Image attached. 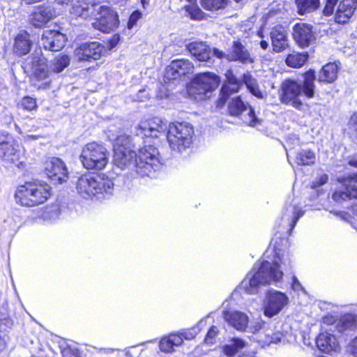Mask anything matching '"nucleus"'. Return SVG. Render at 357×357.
Here are the masks:
<instances>
[{
    "label": "nucleus",
    "mask_w": 357,
    "mask_h": 357,
    "mask_svg": "<svg viewBox=\"0 0 357 357\" xmlns=\"http://www.w3.org/2000/svg\"><path fill=\"white\" fill-rule=\"evenodd\" d=\"M114 163L121 169H129L142 177L155 178L162 169V163L158 150L152 145H146L138 152L130 148L119 149L114 151Z\"/></svg>",
    "instance_id": "f257e3e1"
},
{
    "label": "nucleus",
    "mask_w": 357,
    "mask_h": 357,
    "mask_svg": "<svg viewBox=\"0 0 357 357\" xmlns=\"http://www.w3.org/2000/svg\"><path fill=\"white\" fill-rule=\"evenodd\" d=\"M291 259L288 252L277 253L273 262L263 261L260 264H255L239 288L247 294H256L261 286L275 284L283 278V270L291 265Z\"/></svg>",
    "instance_id": "f03ea898"
},
{
    "label": "nucleus",
    "mask_w": 357,
    "mask_h": 357,
    "mask_svg": "<svg viewBox=\"0 0 357 357\" xmlns=\"http://www.w3.org/2000/svg\"><path fill=\"white\" fill-rule=\"evenodd\" d=\"M303 80L301 82L287 79L282 83L280 98L282 103L301 109L303 104L299 96L301 94L307 98H312L314 96L315 72L310 70L303 74Z\"/></svg>",
    "instance_id": "7ed1b4c3"
},
{
    "label": "nucleus",
    "mask_w": 357,
    "mask_h": 357,
    "mask_svg": "<svg viewBox=\"0 0 357 357\" xmlns=\"http://www.w3.org/2000/svg\"><path fill=\"white\" fill-rule=\"evenodd\" d=\"M76 189L77 193L84 199L102 201L112 195L114 182L107 177L86 174L78 178Z\"/></svg>",
    "instance_id": "20e7f679"
},
{
    "label": "nucleus",
    "mask_w": 357,
    "mask_h": 357,
    "mask_svg": "<svg viewBox=\"0 0 357 357\" xmlns=\"http://www.w3.org/2000/svg\"><path fill=\"white\" fill-rule=\"evenodd\" d=\"M50 186L44 182H26L18 186L15 198L20 205L31 207L45 203L50 197Z\"/></svg>",
    "instance_id": "39448f33"
},
{
    "label": "nucleus",
    "mask_w": 357,
    "mask_h": 357,
    "mask_svg": "<svg viewBox=\"0 0 357 357\" xmlns=\"http://www.w3.org/2000/svg\"><path fill=\"white\" fill-rule=\"evenodd\" d=\"M194 128L186 122L172 123L168 125L167 139L172 151L182 153L189 149L192 143Z\"/></svg>",
    "instance_id": "423d86ee"
},
{
    "label": "nucleus",
    "mask_w": 357,
    "mask_h": 357,
    "mask_svg": "<svg viewBox=\"0 0 357 357\" xmlns=\"http://www.w3.org/2000/svg\"><path fill=\"white\" fill-rule=\"evenodd\" d=\"M80 160L86 169L99 171L107 165L109 153L103 145L93 142L83 147Z\"/></svg>",
    "instance_id": "0eeeda50"
},
{
    "label": "nucleus",
    "mask_w": 357,
    "mask_h": 357,
    "mask_svg": "<svg viewBox=\"0 0 357 357\" xmlns=\"http://www.w3.org/2000/svg\"><path fill=\"white\" fill-rule=\"evenodd\" d=\"M219 82V77L214 73H199L194 77L187 91L192 98L199 101L204 99L208 93L215 90Z\"/></svg>",
    "instance_id": "6e6552de"
},
{
    "label": "nucleus",
    "mask_w": 357,
    "mask_h": 357,
    "mask_svg": "<svg viewBox=\"0 0 357 357\" xmlns=\"http://www.w3.org/2000/svg\"><path fill=\"white\" fill-rule=\"evenodd\" d=\"M228 112L231 116H240L243 122L249 126L261 125V120L256 116L254 109L245 104L240 97H236L229 102Z\"/></svg>",
    "instance_id": "1a4fd4ad"
},
{
    "label": "nucleus",
    "mask_w": 357,
    "mask_h": 357,
    "mask_svg": "<svg viewBox=\"0 0 357 357\" xmlns=\"http://www.w3.org/2000/svg\"><path fill=\"white\" fill-rule=\"evenodd\" d=\"M289 301L286 294L275 289L268 290L262 303L264 314L268 318L278 315L288 305Z\"/></svg>",
    "instance_id": "9d476101"
},
{
    "label": "nucleus",
    "mask_w": 357,
    "mask_h": 357,
    "mask_svg": "<svg viewBox=\"0 0 357 357\" xmlns=\"http://www.w3.org/2000/svg\"><path fill=\"white\" fill-rule=\"evenodd\" d=\"M0 158L8 164H15L18 168L24 167V163L20 160L18 146L11 137L0 136Z\"/></svg>",
    "instance_id": "9b49d317"
},
{
    "label": "nucleus",
    "mask_w": 357,
    "mask_h": 357,
    "mask_svg": "<svg viewBox=\"0 0 357 357\" xmlns=\"http://www.w3.org/2000/svg\"><path fill=\"white\" fill-rule=\"evenodd\" d=\"M99 17L93 23L95 29L109 33L117 28L119 24L118 15L111 8L100 6L98 8Z\"/></svg>",
    "instance_id": "f8f14e48"
},
{
    "label": "nucleus",
    "mask_w": 357,
    "mask_h": 357,
    "mask_svg": "<svg viewBox=\"0 0 357 357\" xmlns=\"http://www.w3.org/2000/svg\"><path fill=\"white\" fill-rule=\"evenodd\" d=\"M137 135L146 137H158V135L168 129L167 121L160 117L142 121L137 126Z\"/></svg>",
    "instance_id": "ddd939ff"
},
{
    "label": "nucleus",
    "mask_w": 357,
    "mask_h": 357,
    "mask_svg": "<svg viewBox=\"0 0 357 357\" xmlns=\"http://www.w3.org/2000/svg\"><path fill=\"white\" fill-rule=\"evenodd\" d=\"M105 52V47L98 42L84 43L74 51V56L79 61L97 60Z\"/></svg>",
    "instance_id": "4468645a"
},
{
    "label": "nucleus",
    "mask_w": 357,
    "mask_h": 357,
    "mask_svg": "<svg viewBox=\"0 0 357 357\" xmlns=\"http://www.w3.org/2000/svg\"><path fill=\"white\" fill-rule=\"evenodd\" d=\"M344 187V190H337L332 195V199L337 203L341 204L344 201L357 198V173L350 174L340 180Z\"/></svg>",
    "instance_id": "2eb2a0df"
},
{
    "label": "nucleus",
    "mask_w": 357,
    "mask_h": 357,
    "mask_svg": "<svg viewBox=\"0 0 357 357\" xmlns=\"http://www.w3.org/2000/svg\"><path fill=\"white\" fill-rule=\"evenodd\" d=\"M45 172L54 183H62L68 179V170L64 162L58 158H52L45 163Z\"/></svg>",
    "instance_id": "dca6fc26"
},
{
    "label": "nucleus",
    "mask_w": 357,
    "mask_h": 357,
    "mask_svg": "<svg viewBox=\"0 0 357 357\" xmlns=\"http://www.w3.org/2000/svg\"><path fill=\"white\" fill-rule=\"evenodd\" d=\"M66 41V36L60 31L45 30L41 36L40 44L45 50L56 52L65 46Z\"/></svg>",
    "instance_id": "f3484780"
},
{
    "label": "nucleus",
    "mask_w": 357,
    "mask_h": 357,
    "mask_svg": "<svg viewBox=\"0 0 357 357\" xmlns=\"http://www.w3.org/2000/svg\"><path fill=\"white\" fill-rule=\"evenodd\" d=\"M26 66L30 68L33 80L45 81L43 84L45 86L50 84L47 80L49 70L46 59L41 56H33Z\"/></svg>",
    "instance_id": "a211bd4d"
},
{
    "label": "nucleus",
    "mask_w": 357,
    "mask_h": 357,
    "mask_svg": "<svg viewBox=\"0 0 357 357\" xmlns=\"http://www.w3.org/2000/svg\"><path fill=\"white\" fill-rule=\"evenodd\" d=\"M298 199H293L291 203L288 204L283 212L282 221L284 227H289L291 231L296 225L298 219L304 215L305 211L298 206Z\"/></svg>",
    "instance_id": "6ab92c4d"
},
{
    "label": "nucleus",
    "mask_w": 357,
    "mask_h": 357,
    "mask_svg": "<svg viewBox=\"0 0 357 357\" xmlns=\"http://www.w3.org/2000/svg\"><path fill=\"white\" fill-rule=\"evenodd\" d=\"M193 69L194 66L189 60L176 59L166 68L165 77L167 79H176L182 75L192 73Z\"/></svg>",
    "instance_id": "aec40b11"
},
{
    "label": "nucleus",
    "mask_w": 357,
    "mask_h": 357,
    "mask_svg": "<svg viewBox=\"0 0 357 357\" xmlns=\"http://www.w3.org/2000/svg\"><path fill=\"white\" fill-rule=\"evenodd\" d=\"M293 38L303 47L310 45L314 39L312 26L307 23H296L293 26Z\"/></svg>",
    "instance_id": "412c9836"
},
{
    "label": "nucleus",
    "mask_w": 357,
    "mask_h": 357,
    "mask_svg": "<svg viewBox=\"0 0 357 357\" xmlns=\"http://www.w3.org/2000/svg\"><path fill=\"white\" fill-rule=\"evenodd\" d=\"M225 76L227 80L221 88L219 105H224L229 96L238 92L241 86V82L235 77L232 70H227Z\"/></svg>",
    "instance_id": "4be33fe9"
},
{
    "label": "nucleus",
    "mask_w": 357,
    "mask_h": 357,
    "mask_svg": "<svg viewBox=\"0 0 357 357\" xmlns=\"http://www.w3.org/2000/svg\"><path fill=\"white\" fill-rule=\"evenodd\" d=\"M357 9V0H340L336 9L335 19L339 24L347 22Z\"/></svg>",
    "instance_id": "5701e85b"
},
{
    "label": "nucleus",
    "mask_w": 357,
    "mask_h": 357,
    "mask_svg": "<svg viewBox=\"0 0 357 357\" xmlns=\"http://www.w3.org/2000/svg\"><path fill=\"white\" fill-rule=\"evenodd\" d=\"M224 320L239 331H245L249 323L246 314L236 310H225L222 312Z\"/></svg>",
    "instance_id": "b1692460"
},
{
    "label": "nucleus",
    "mask_w": 357,
    "mask_h": 357,
    "mask_svg": "<svg viewBox=\"0 0 357 357\" xmlns=\"http://www.w3.org/2000/svg\"><path fill=\"white\" fill-rule=\"evenodd\" d=\"M227 60L229 61H240L241 63H252L248 50L239 41H234L233 45L227 54Z\"/></svg>",
    "instance_id": "393cba45"
},
{
    "label": "nucleus",
    "mask_w": 357,
    "mask_h": 357,
    "mask_svg": "<svg viewBox=\"0 0 357 357\" xmlns=\"http://www.w3.org/2000/svg\"><path fill=\"white\" fill-rule=\"evenodd\" d=\"M186 48L197 60L211 63V50L206 43L201 41L190 42L186 45Z\"/></svg>",
    "instance_id": "a878e982"
},
{
    "label": "nucleus",
    "mask_w": 357,
    "mask_h": 357,
    "mask_svg": "<svg viewBox=\"0 0 357 357\" xmlns=\"http://www.w3.org/2000/svg\"><path fill=\"white\" fill-rule=\"evenodd\" d=\"M32 44L29 33L22 31L15 38L13 52L19 56L26 55L30 52Z\"/></svg>",
    "instance_id": "bb28decb"
},
{
    "label": "nucleus",
    "mask_w": 357,
    "mask_h": 357,
    "mask_svg": "<svg viewBox=\"0 0 357 357\" xmlns=\"http://www.w3.org/2000/svg\"><path fill=\"white\" fill-rule=\"evenodd\" d=\"M54 10L50 6H40L30 15V22L36 27H40L50 21L54 15Z\"/></svg>",
    "instance_id": "cd10ccee"
},
{
    "label": "nucleus",
    "mask_w": 357,
    "mask_h": 357,
    "mask_svg": "<svg viewBox=\"0 0 357 357\" xmlns=\"http://www.w3.org/2000/svg\"><path fill=\"white\" fill-rule=\"evenodd\" d=\"M273 50L280 52L288 46L286 31L282 26H275L270 33Z\"/></svg>",
    "instance_id": "c85d7f7f"
},
{
    "label": "nucleus",
    "mask_w": 357,
    "mask_h": 357,
    "mask_svg": "<svg viewBox=\"0 0 357 357\" xmlns=\"http://www.w3.org/2000/svg\"><path fill=\"white\" fill-rule=\"evenodd\" d=\"M317 348L324 353L335 351L338 344L335 337L328 333H320L316 340Z\"/></svg>",
    "instance_id": "c756f323"
},
{
    "label": "nucleus",
    "mask_w": 357,
    "mask_h": 357,
    "mask_svg": "<svg viewBox=\"0 0 357 357\" xmlns=\"http://www.w3.org/2000/svg\"><path fill=\"white\" fill-rule=\"evenodd\" d=\"M183 344V337L177 333H172L161 338L159 342V348L165 353H172L174 347L181 346Z\"/></svg>",
    "instance_id": "7c9ffc66"
},
{
    "label": "nucleus",
    "mask_w": 357,
    "mask_h": 357,
    "mask_svg": "<svg viewBox=\"0 0 357 357\" xmlns=\"http://www.w3.org/2000/svg\"><path fill=\"white\" fill-rule=\"evenodd\" d=\"M338 67L335 63H329L323 66L319 72L318 81L320 82H333L337 77Z\"/></svg>",
    "instance_id": "2f4dec72"
},
{
    "label": "nucleus",
    "mask_w": 357,
    "mask_h": 357,
    "mask_svg": "<svg viewBox=\"0 0 357 357\" xmlns=\"http://www.w3.org/2000/svg\"><path fill=\"white\" fill-rule=\"evenodd\" d=\"M295 3L301 15L312 13L320 6V0H295Z\"/></svg>",
    "instance_id": "473e14b6"
},
{
    "label": "nucleus",
    "mask_w": 357,
    "mask_h": 357,
    "mask_svg": "<svg viewBox=\"0 0 357 357\" xmlns=\"http://www.w3.org/2000/svg\"><path fill=\"white\" fill-rule=\"evenodd\" d=\"M245 342L240 338H232L229 343L222 347L223 352L227 356H234L240 350L244 348Z\"/></svg>",
    "instance_id": "72a5a7b5"
},
{
    "label": "nucleus",
    "mask_w": 357,
    "mask_h": 357,
    "mask_svg": "<svg viewBox=\"0 0 357 357\" xmlns=\"http://www.w3.org/2000/svg\"><path fill=\"white\" fill-rule=\"evenodd\" d=\"M243 82L249 91L258 98H263V93L259 88L257 81L250 73H245L243 76Z\"/></svg>",
    "instance_id": "f704fd0d"
},
{
    "label": "nucleus",
    "mask_w": 357,
    "mask_h": 357,
    "mask_svg": "<svg viewBox=\"0 0 357 357\" xmlns=\"http://www.w3.org/2000/svg\"><path fill=\"white\" fill-rule=\"evenodd\" d=\"M357 327V316L352 314L344 315L339 321L338 330L340 332L354 330Z\"/></svg>",
    "instance_id": "c9c22d12"
},
{
    "label": "nucleus",
    "mask_w": 357,
    "mask_h": 357,
    "mask_svg": "<svg viewBox=\"0 0 357 357\" xmlns=\"http://www.w3.org/2000/svg\"><path fill=\"white\" fill-rule=\"evenodd\" d=\"M315 154L310 150H301L299 151L295 158V162L298 165H311L315 162Z\"/></svg>",
    "instance_id": "e433bc0d"
},
{
    "label": "nucleus",
    "mask_w": 357,
    "mask_h": 357,
    "mask_svg": "<svg viewBox=\"0 0 357 357\" xmlns=\"http://www.w3.org/2000/svg\"><path fill=\"white\" fill-rule=\"evenodd\" d=\"M308 59L307 53L294 52L287 56L286 59L287 64L293 68H299L304 65Z\"/></svg>",
    "instance_id": "4c0bfd02"
},
{
    "label": "nucleus",
    "mask_w": 357,
    "mask_h": 357,
    "mask_svg": "<svg viewBox=\"0 0 357 357\" xmlns=\"http://www.w3.org/2000/svg\"><path fill=\"white\" fill-rule=\"evenodd\" d=\"M94 7V5L89 6L86 3L82 5L79 2H77V3L73 6L70 13L75 16L86 18L90 16V13H91L92 11L96 10Z\"/></svg>",
    "instance_id": "58836bf2"
},
{
    "label": "nucleus",
    "mask_w": 357,
    "mask_h": 357,
    "mask_svg": "<svg viewBox=\"0 0 357 357\" xmlns=\"http://www.w3.org/2000/svg\"><path fill=\"white\" fill-rule=\"evenodd\" d=\"M190 4L184 6L185 10L192 20H200L204 17V13L196 4V0H187Z\"/></svg>",
    "instance_id": "ea45409f"
},
{
    "label": "nucleus",
    "mask_w": 357,
    "mask_h": 357,
    "mask_svg": "<svg viewBox=\"0 0 357 357\" xmlns=\"http://www.w3.org/2000/svg\"><path fill=\"white\" fill-rule=\"evenodd\" d=\"M70 59L68 55L59 54L52 61L51 68L55 73H60L70 64Z\"/></svg>",
    "instance_id": "a19ab883"
},
{
    "label": "nucleus",
    "mask_w": 357,
    "mask_h": 357,
    "mask_svg": "<svg viewBox=\"0 0 357 357\" xmlns=\"http://www.w3.org/2000/svg\"><path fill=\"white\" fill-rule=\"evenodd\" d=\"M344 131L351 140L357 144V113L351 116Z\"/></svg>",
    "instance_id": "79ce46f5"
},
{
    "label": "nucleus",
    "mask_w": 357,
    "mask_h": 357,
    "mask_svg": "<svg viewBox=\"0 0 357 357\" xmlns=\"http://www.w3.org/2000/svg\"><path fill=\"white\" fill-rule=\"evenodd\" d=\"M13 323L9 319H0V348L6 344L8 333Z\"/></svg>",
    "instance_id": "37998d69"
},
{
    "label": "nucleus",
    "mask_w": 357,
    "mask_h": 357,
    "mask_svg": "<svg viewBox=\"0 0 357 357\" xmlns=\"http://www.w3.org/2000/svg\"><path fill=\"white\" fill-rule=\"evenodd\" d=\"M228 0H201L202 6L207 10L215 11L224 8Z\"/></svg>",
    "instance_id": "c03bdc74"
},
{
    "label": "nucleus",
    "mask_w": 357,
    "mask_h": 357,
    "mask_svg": "<svg viewBox=\"0 0 357 357\" xmlns=\"http://www.w3.org/2000/svg\"><path fill=\"white\" fill-rule=\"evenodd\" d=\"M130 137L126 135H120L114 139V151L117 146L119 149L130 148Z\"/></svg>",
    "instance_id": "a18cd8bd"
},
{
    "label": "nucleus",
    "mask_w": 357,
    "mask_h": 357,
    "mask_svg": "<svg viewBox=\"0 0 357 357\" xmlns=\"http://www.w3.org/2000/svg\"><path fill=\"white\" fill-rule=\"evenodd\" d=\"M218 334V330L216 326H212L208 331L204 342L206 344L212 345L215 342V337Z\"/></svg>",
    "instance_id": "49530a36"
},
{
    "label": "nucleus",
    "mask_w": 357,
    "mask_h": 357,
    "mask_svg": "<svg viewBox=\"0 0 357 357\" xmlns=\"http://www.w3.org/2000/svg\"><path fill=\"white\" fill-rule=\"evenodd\" d=\"M21 105L27 111H32L37 107L36 100L31 97H24L22 100Z\"/></svg>",
    "instance_id": "de8ad7c7"
},
{
    "label": "nucleus",
    "mask_w": 357,
    "mask_h": 357,
    "mask_svg": "<svg viewBox=\"0 0 357 357\" xmlns=\"http://www.w3.org/2000/svg\"><path fill=\"white\" fill-rule=\"evenodd\" d=\"M328 177L326 174H321L312 182L311 188L312 189H317L328 182Z\"/></svg>",
    "instance_id": "09e8293b"
},
{
    "label": "nucleus",
    "mask_w": 357,
    "mask_h": 357,
    "mask_svg": "<svg viewBox=\"0 0 357 357\" xmlns=\"http://www.w3.org/2000/svg\"><path fill=\"white\" fill-rule=\"evenodd\" d=\"M285 340V337L284 335L281 333H274L271 335H268L266 336V339L264 340V342L266 344H271V343H279V342H284Z\"/></svg>",
    "instance_id": "8fccbe9b"
},
{
    "label": "nucleus",
    "mask_w": 357,
    "mask_h": 357,
    "mask_svg": "<svg viewBox=\"0 0 357 357\" xmlns=\"http://www.w3.org/2000/svg\"><path fill=\"white\" fill-rule=\"evenodd\" d=\"M300 139L296 134H291L287 137V145L290 149H294L296 146H300Z\"/></svg>",
    "instance_id": "3c124183"
},
{
    "label": "nucleus",
    "mask_w": 357,
    "mask_h": 357,
    "mask_svg": "<svg viewBox=\"0 0 357 357\" xmlns=\"http://www.w3.org/2000/svg\"><path fill=\"white\" fill-rule=\"evenodd\" d=\"M142 17V13L139 10L134 11L130 16L128 22V28L132 29L137 22Z\"/></svg>",
    "instance_id": "603ef678"
},
{
    "label": "nucleus",
    "mask_w": 357,
    "mask_h": 357,
    "mask_svg": "<svg viewBox=\"0 0 357 357\" xmlns=\"http://www.w3.org/2000/svg\"><path fill=\"white\" fill-rule=\"evenodd\" d=\"M63 357H79V354L77 349H72L67 346L61 349Z\"/></svg>",
    "instance_id": "864d4df0"
},
{
    "label": "nucleus",
    "mask_w": 357,
    "mask_h": 357,
    "mask_svg": "<svg viewBox=\"0 0 357 357\" xmlns=\"http://www.w3.org/2000/svg\"><path fill=\"white\" fill-rule=\"evenodd\" d=\"M261 328V323L259 321L250 322L248 324L246 331L252 333L258 332Z\"/></svg>",
    "instance_id": "5fc2aeb1"
},
{
    "label": "nucleus",
    "mask_w": 357,
    "mask_h": 357,
    "mask_svg": "<svg viewBox=\"0 0 357 357\" xmlns=\"http://www.w3.org/2000/svg\"><path fill=\"white\" fill-rule=\"evenodd\" d=\"M291 289L296 291H302L305 292L304 287L296 276L292 277Z\"/></svg>",
    "instance_id": "6e6d98bb"
},
{
    "label": "nucleus",
    "mask_w": 357,
    "mask_h": 357,
    "mask_svg": "<svg viewBox=\"0 0 357 357\" xmlns=\"http://www.w3.org/2000/svg\"><path fill=\"white\" fill-rule=\"evenodd\" d=\"M336 4L326 1V4L323 10V13L325 16H330L334 12L335 6Z\"/></svg>",
    "instance_id": "4d7b16f0"
},
{
    "label": "nucleus",
    "mask_w": 357,
    "mask_h": 357,
    "mask_svg": "<svg viewBox=\"0 0 357 357\" xmlns=\"http://www.w3.org/2000/svg\"><path fill=\"white\" fill-rule=\"evenodd\" d=\"M127 357H137L140 353L136 351V347H131L124 350Z\"/></svg>",
    "instance_id": "13d9d810"
},
{
    "label": "nucleus",
    "mask_w": 357,
    "mask_h": 357,
    "mask_svg": "<svg viewBox=\"0 0 357 357\" xmlns=\"http://www.w3.org/2000/svg\"><path fill=\"white\" fill-rule=\"evenodd\" d=\"M213 54L215 57L218 59H227V53L223 52L222 50H220L217 48H214L213 51Z\"/></svg>",
    "instance_id": "bf43d9fd"
},
{
    "label": "nucleus",
    "mask_w": 357,
    "mask_h": 357,
    "mask_svg": "<svg viewBox=\"0 0 357 357\" xmlns=\"http://www.w3.org/2000/svg\"><path fill=\"white\" fill-rule=\"evenodd\" d=\"M196 333H197V331H195L194 333H192L191 332H183V333H178V334L183 337V339L190 340V339H192L195 337Z\"/></svg>",
    "instance_id": "052dcab7"
},
{
    "label": "nucleus",
    "mask_w": 357,
    "mask_h": 357,
    "mask_svg": "<svg viewBox=\"0 0 357 357\" xmlns=\"http://www.w3.org/2000/svg\"><path fill=\"white\" fill-rule=\"evenodd\" d=\"M351 347L354 354L357 356V337L352 340Z\"/></svg>",
    "instance_id": "680f3d73"
},
{
    "label": "nucleus",
    "mask_w": 357,
    "mask_h": 357,
    "mask_svg": "<svg viewBox=\"0 0 357 357\" xmlns=\"http://www.w3.org/2000/svg\"><path fill=\"white\" fill-rule=\"evenodd\" d=\"M349 165L357 168V154L354 155L349 161Z\"/></svg>",
    "instance_id": "e2e57ef3"
},
{
    "label": "nucleus",
    "mask_w": 357,
    "mask_h": 357,
    "mask_svg": "<svg viewBox=\"0 0 357 357\" xmlns=\"http://www.w3.org/2000/svg\"><path fill=\"white\" fill-rule=\"evenodd\" d=\"M100 351V352H102L103 354H109L113 353L115 351V349H111V348H104V349H101Z\"/></svg>",
    "instance_id": "0e129e2a"
},
{
    "label": "nucleus",
    "mask_w": 357,
    "mask_h": 357,
    "mask_svg": "<svg viewBox=\"0 0 357 357\" xmlns=\"http://www.w3.org/2000/svg\"><path fill=\"white\" fill-rule=\"evenodd\" d=\"M260 47L263 50H266L268 48V43L266 40H261L260 42Z\"/></svg>",
    "instance_id": "69168bd1"
},
{
    "label": "nucleus",
    "mask_w": 357,
    "mask_h": 357,
    "mask_svg": "<svg viewBox=\"0 0 357 357\" xmlns=\"http://www.w3.org/2000/svg\"><path fill=\"white\" fill-rule=\"evenodd\" d=\"M142 6L146 8V6L149 3L150 0H141Z\"/></svg>",
    "instance_id": "338daca9"
},
{
    "label": "nucleus",
    "mask_w": 357,
    "mask_h": 357,
    "mask_svg": "<svg viewBox=\"0 0 357 357\" xmlns=\"http://www.w3.org/2000/svg\"><path fill=\"white\" fill-rule=\"evenodd\" d=\"M352 211L354 214L357 216V204L353 206Z\"/></svg>",
    "instance_id": "774afa93"
}]
</instances>
